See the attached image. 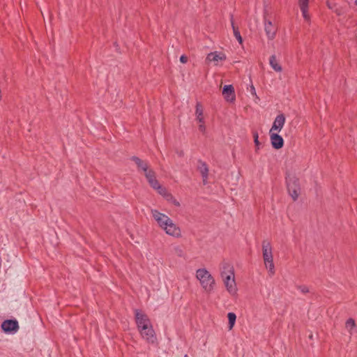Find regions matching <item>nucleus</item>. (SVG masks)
<instances>
[{"instance_id":"nucleus-11","label":"nucleus","mask_w":357,"mask_h":357,"mask_svg":"<svg viewBox=\"0 0 357 357\" xmlns=\"http://www.w3.org/2000/svg\"><path fill=\"white\" fill-rule=\"evenodd\" d=\"M278 133L269 131L271 144L275 149H280L284 146V139Z\"/></svg>"},{"instance_id":"nucleus-21","label":"nucleus","mask_w":357,"mask_h":357,"mask_svg":"<svg viewBox=\"0 0 357 357\" xmlns=\"http://www.w3.org/2000/svg\"><path fill=\"white\" fill-rule=\"evenodd\" d=\"M230 20H231V27L233 29L234 35L235 38H236V40L238 41V43L240 44H241L243 43V38L241 36V33H240V31H239L238 27H236L234 25L233 15H231Z\"/></svg>"},{"instance_id":"nucleus-12","label":"nucleus","mask_w":357,"mask_h":357,"mask_svg":"<svg viewBox=\"0 0 357 357\" xmlns=\"http://www.w3.org/2000/svg\"><path fill=\"white\" fill-rule=\"evenodd\" d=\"M285 116L283 114L278 115L273 123L272 127L269 131L280 132L285 123Z\"/></svg>"},{"instance_id":"nucleus-25","label":"nucleus","mask_w":357,"mask_h":357,"mask_svg":"<svg viewBox=\"0 0 357 357\" xmlns=\"http://www.w3.org/2000/svg\"><path fill=\"white\" fill-rule=\"evenodd\" d=\"M298 289L302 292V293H307L309 292V289L307 286H305V285H303V286H299L298 287Z\"/></svg>"},{"instance_id":"nucleus-28","label":"nucleus","mask_w":357,"mask_h":357,"mask_svg":"<svg viewBox=\"0 0 357 357\" xmlns=\"http://www.w3.org/2000/svg\"><path fill=\"white\" fill-rule=\"evenodd\" d=\"M172 203L176 206H180V203L175 199H173L172 198Z\"/></svg>"},{"instance_id":"nucleus-8","label":"nucleus","mask_w":357,"mask_h":357,"mask_svg":"<svg viewBox=\"0 0 357 357\" xmlns=\"http://www.w3.org/2000/svg\"><path fill=\"white\" fill-rule=\"evenodd\" d=\"M2 330L8 334H15L19 329L18 321L16 319H6L1 324Z\"/></svg>"},{"instance_id":"nucleus-6","label":"nucleus","mask_w":357,"mask_h":357,"mask_svg":"<svg viewBox=\"0 0 357 357\" xmlns=\"http://www.w3.org/2000/svg\"><path fill=\"white\" fill-rule=\"evenodd\" d=\"M142 337L149 344H155L157 341L156 335L152 324L138 329Z\"/></svg>"},{"instance_id":"nucleus-17","label":"nucleus","mask_w":357,"mask_h":357,"mask_svg":"<svg viewBox=\"0 0 357 357\" xmlns=\"http://www.w3.org/2000/svg\"><path fill=\"white\" fill-rule=\"evenodd\" d=\"M345 328L350 335L357 333V326L354 319L349 318L346 321Z\"/></svg>"},{"instance_id":"nucleus-15","label":"nucleus","mask_w":357,"mask_h":357,"mask_svg":"<svg viewBox=\"0 0 357 357\" xmlns=\"http://www.w3.org/2000/svg\"><path fill=\"white\" fill-rule=\"evenodd\" d=\"M222 94L227 101L232 102L236 99L234 89L232 85H225L222 89Z\"/></svg>"},{"instance_id":"nucleus-30","label":"nucleus","mask_w":357,"mask_h":357,"mask_svg":"<svg viewBox=\"0 0 357 357\" xmlns=\"http://www.w3.org/2000/svg\"><path fill=\"white\" fill-rule=\"evenodd\" d=\"M184 357H187V355H185V356H184Z\"/></svg>"},{"instance_id":"nucleus-27","label":"nucleus","mask_w":357,"mask_h":357,"mask_svg":"<svg viewBox=\"0 0 357 357\" xmlns=\"http://www.w3.org/2000/svg\"><path fill=\"white\" fill-rule=\"evenodd\" d=\"M250 91L252 95L257 96L256 90L253 85H251Z\"/></svg>"},{"instance_id":"nucleus-5","label":"nucleus","mask_w":357,"mask_h":357,"mask_svg":"<svg viewBox=\"0 0 357 357\" xmlns=\"http://www.w3.org/2000/svg\"><path fill=\"white\" fill-rule=\"evenodd\" d=\"M287 190L294 200H296L300 193V186L298 179L294 176H288L286 178Z\"/></svg>"},{"instance_id":"nucleus-19","label":"nucleus","mask_w":357,"mask_h":357,"mask_svg":"<svg viewBox=\"0 0 357 357\" xmlns=\"http://www.w3.org/2000/svg\"><path fill=\"white\" fill-rule=\"evenodd\" d=\"M131 160L135 162L139 171H142L143 172H144L147 169H149L148 163L145 161L142 160L138 157L132 156Z\"/></svg>"},{"instance_id":"nucleus-10","label":"nucleus","mask_w":357,"mask_h":357,"mask_svg":"<svg viewBox=\"0 0 357 357\" xmlns=\"http://www.w3.org/2000/svg\"><path fill=\"white\" fill-rule=\"evenodd\" d=\"M227 56L225 54L221 52L215 51L207 54L206 61L213 62L215 66H218L220 62L225 61Z\"/></svg>"},{"instance_id":"nucleus-24","label":"nucleus","mask_w":357,"mask_h":357,"mask_svg":"<svg viewBox=\"0 0 357 357\" xmlns=\"http://www.w3.org/2000/svg\"><path fill=\"white\" fill-rule=\"evenodd\" d=\"M253 137H254V143L256 146V151H258L259 149L260 146V142L259 141V135L257 132H253Z\"/></svg>"},{"instance_id":"nucleus-26","label":"nucleus","mask_w":357,"mask_h":357,"mask_svg":"<svg viewBox=\"0 0 357 357\" xmlns=\"http://www.w3.org/2000/svg\"><path fill=\"white\" fill-rule=\"evenodd\" d=\"M180 61L183 63H185L188 61V58L185 55H181L180 57Z\"/></svg>"},{"instance_id":"nucleus-23","label":"nucleus","mask_w":357,"mask_h":357,"mask_svg":"<svg viewBox=\"0 0 357 357\" xmlns=\"http://www.w3.org/2000/svg\"><path fill=\"white\" fill-rule=\"evenodd\" d=\"M144 174L148 182L155 178V174L152 169H149L146 172H144Z\"/></svg>"},{"instance_id":"nucleus-18","label":"nucleus","mask_w":357,"mask_h":357,"mask_svg":"<svg viewBox=\"0 0 357 357\" xmlns=\"http://www.w3.org/2000/svg\"><path fill=\"white\" fill-rule=\"evenodd\" d=\"M149 183L150 185L155 190H156L159 194L161 195L165 196L167 195V190L165 188H162L156 178H154L151 181H149Z\"/></svg>"},{"instance_id":"nucleus-13","label":"nucleus","mask_w":357,"mask_h":357,"mask_svg":"<svg viewBox=\"0 0 357 357\" xmlns=\"http://www.w3.org/2000/svg\"><path fill=\"white\" fill-rule=\"evenodd\" d=\"M264 30L268 40H273L276 36L277 28L272 22L264 19Z\"/></svg>"},{"instance_id":"nucleus-20","label":"nucleus","mask_w":357,"mask_h":357,"mask_svg":"<svg viewBox=\"0 0 357 357\" xmlns=\"http://www.w3.org/2000/svg\"><path fill=\"white\" fill-rule=\"evenodd\" d=\"M269 64L271 67L276 72H281L282 70V66L277 60L275 55H272L269 59Z\"/></svg>"},{"instance_id":"nucleus-1","label":"nucleus","mask_w":357,"mask_h":357,"mask_svg":"<svg viewBox=\"0 0 357 357\" xmlns=\"http://www.w3.org/2000/svg\"><path fill=\"white\" fill-rule=\"evenodd\" d=\"M151 213L158 226L164 230L167 235L176 238L181 236L180 227L167 215L160 213L156 209H152Z\"/></svg>"},{"instance_id":"nucleus-3","label":"nucleus","mask_w":357,"mask_h":357,"mask_svg":"<svg viewBox=\"0 0 357 357\" xmlns=\"http://www.w3.org/2000/svg\"><path fill=\"white\" fill-rule=\"evenodd\" d=\"M196 278L206 292L211 293L213 291L215 281L207 269L205 268L197 269L196 271Z\"/></svg>"},{"instance_id":"nucleus-22","label":"nucleus","mask_w":357,"mask_h":357,"mask_svg":"<svg viewBox=\"0 0 357 357\" xmlns=\"http://www.w3.org/2000/svg\"><path fill=\"white\" fill-rule=\"evenodd\" d=\"M227 317L229 320V329H231L235 324L236 316L234 312H229Z\"/></svg>"},{"instance_id":"nucleus-29","label":"nucleus","mask_w":357,"mask_h":357,"mask_svg":"<svg viewBox=\"0 0 357 357\" xmlns=\"http://www.w3.org/2000/svg\"><path fill=\"white\" fill-rule=\"evenodd\" d=\"M355 4L357 6V0H355Z\"/></svg>"},{"instance_id":"nucleus-9","label":"nucleus","mask_w":357,"mask_h":357,"mask_svg":"<svg viewBox=\"0 0 357 357\" xmlns=\"http://www.w3.org/2000/svg\"><path fill=\"white\" fill-rule=\"evenodd\" d=\"M195 116L196 120L199 123V131L202 132L203 134L206 133V128L204 124V110L202 105L199 102H197L196 105Z\"/></svg>"},{"instance_id":"nucleus-7","label":"nucleus","mask_w":357,"mask_h":357,"mask_svg":"<svg viewBox=\"0 0 357 357\" xmlns=\"http://www.w3.org/2000/svg\"><path fill=\"white\" fill-rule=\"evenodd\" d=\"M135 317L137 329L151 324L148 316L140 310H135Z\"/></svg>"},{"instance_id":"nucleus-2","label":"nucleus","mask_w":357,"mask_h":357,"mask_svg":"<svg viewBox=\"0 0 357 357\" xmlns=\"http://www.w3.org/2000/svg\"><path fill=\"white\" fill-rule=\"evenodd\" d=\"M221 268L220 275L227 291L231 296L236 295L237 294L238 289L235 280L234 269L233 266L229 263L225 262L222 264Z\"/></svg>"},{"instance_id":"nucleus-16","label":"nucleus","mask_w":357,"mask_h":357,"mask_svg":"<svg viewBox=\"0 0 357 357\" xmlns=\"http://www.w3.org/2000/svg\"><path fill=\"white\" fill-rule=\"evenodd\" d=\"M308 3L309 0H298V5L301 10L303 17L307 22H309L310 20V17L308 13Z\"/></svg>"},{"instance_id":"nucleus-4","label":"nucleus","mask_w":357,"mask_h":357,"mask_svg":"<svg viewBox=\"0 0 357 357\" xmlns=\"http://www.w3.org/2000/svg\"><path fill=\"white\" fill-rule=\"evenodd\" d=\"M262 255L264 265L268 270L271 275L275 273V266L273 263V248L271 243L267 241L262 242Z\"/></svg>"},{"instance_id":"nucleus-14","label":"nucleus","mask_w":357,"mask_h":357,"mask_svg":"<svg viewBox=\"0 0 357 357\" xmlns=\"http://www.w3.org/2000/svg\"><path fill=\"white\" fill-rule=\"evenodd\" d=\"M197 169L202 175L203 184L204 185H206L208 183V167L207 164L201 160H198Z\"/></svg>"}]
</instances>
